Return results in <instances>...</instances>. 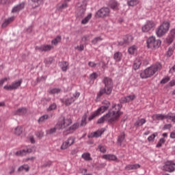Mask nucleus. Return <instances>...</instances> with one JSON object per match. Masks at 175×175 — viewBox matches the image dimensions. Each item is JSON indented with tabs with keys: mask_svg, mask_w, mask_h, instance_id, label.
<instances>
[{
	"mask_svg": "<svg viewBox=\"0 0 175 175\" xmlns=\"http://www.w3.org/2000/svg\"><path fill=\"white\" fill-rule=\"evenodd\" d=\"M103 84H105L104 88H101L100 91L97 93V99L100 98L103 95H111L113 92V88L114 87V83H113V79L109 77H105L103 80Z\"/></svg>",
	"mask_w": 175,
	"mask_h": 175,
	"instance_id": "obj_1",
	"label": "nucleus"
},
{
	"mask_svg": "<svg viewBox=\"0 0 175 175\" xmlns=\"http://www.w3.org/2000/svg\"><path fill=\"white\" fill-rule=\"evenodd\" d=\"M162 69V64L161 63H157L154 65L147 68L145 70L140 73V77L142 79H148L152 77L154 73H157L159 70Z\"/></svg>",
	"mask_w": 175,
	"mask_h": 175,
	"instance_id": "obj_2",
	"label": "nucleus"
},
{
	"mask_svg": "<svg viewBox=\"0 0 175 175\" xmlns=\"http://www.w3.org/2000/svg\"><path fill=\"white\" fill-rule=\"evenodd\" d=\"M79 96H80V92H76L73 94H72V93H69L63 98H60V102L66 106H70V105L76 102Z\"/></svg>",
	"mask_w": 175,
	"mask_h": 175,
	"instance_id": "obj_3",
	"label": "nucleus"
},
{
	"mask_svg": "<svg viewBox=\"0 0 175 175\" xmlns=\"http://www.w3.org/2000/svg\"><path fill=\"white\" fill-rule=\"evenodd\" d=\"M72 124V119L70 118V116H68L67 118H65L64 116H61L57 123L56 124V128L57 129H65V128H68L69 125Z\"/></svg>",
	"mask_w": 175,
	"mask_h": 175,
	"instance_id": "obj_4",
	"label": "nucleus"
},
{
	"mask_svg": "<svg viewBox=\"0 0 175 175\" xmlns=\"http://www.w3.org/2000/svg\"><path fill=\"white\" fill-rule=\"evenodd\" d=\"M122 107V105L121 104H113L112 105V111H109V114H112V118H115L116 122H118V120H120V117L122 116L123 113L121 112L120 110H121Z\"/></svg>",
	"mask_w": 175,
	"mask_h": 175,
	"instance_id": "obj_5",
	"label": "nucleus"
},
{
	"mask_svg": "<svg viewBox=\"0 0 175 175\" xmlns=\"http://www.w3.org/2000/svg\"><path fill=\"white\" fill-rule=\"evenodd\" d=\"M169 28H170V23L164 21L156 30V35L161 38L169 31Z\"/></svg>",
	"mask_w": 175,
	"mask_h": 175,
	"instance_id": "obj_6",
	"label": "nucleus"
},
{
	"mask_svg": "<svg viewBox=\"0 0 175 175\" xmlns=\"http://www.w3.org/2000/svg\"><path fill=\"white\" fill-rule=\"evenodd\" d=\"M148 49H159L162 41L161 40H156L154 36H150L147 40Z\"/></svg>",
	"mask_w": 175,
	"mask_h": 175,
	"instance_id": "obj_7",
	"label": "nucleus"
},
{
	"mask_svg": "<svg viewBox=\"0 0 175 175\" xmlns=\"http://www.w3.org/2000/svg\"><path fill=\"white\" fill-rule=\"evenodd\" d=\"M110 16V8L103 7L98 10L95 14L96 18H106Z\"/></svg>",
	"mask_w": 175,
	"mask_h": 175,
	"instance_id": "obj_8",
	"label": "nucleus"
},
{
	"mask_svg": "<svg viewBox=\"0 0 175 175\" xmlns=\"http://www.w3.org/2000/svg\"><path fill=\"white\" fill-rule=\"evenodd\" d=\"M113 114L107 113L106 115L98 120L97 124H103L105 121L109 124H116V118H112Z\"/></svg>",
	"mask_w": 175,
	"mask_h": 175,
	"instance_id": "obj_9",
	"label": "nucleus"
},
{
	"mask_svg": "<svg viewBox=\"0 0 175 175\" xmlns=\"http://www.w3.org/2000/svg\"><path fill=\"white\" fill-rule=\"evenodd\" d=\"M21 84H23V79L14 81L10 85H5L3 87V90H5V91H14L15 90H17L19 87H21Z\"/></svg>",
	"mask_w": 175,
	"mask_h": 175,
	"instance_id": "obj_10",
	"label": "nucleus"
},
{
	"mask_svg": "<svg viewBox=\"0 0 175 175\" xmlns=\"http://www.w3.org/2000/svg\"><path fill=\"white\" fill-rule=\"evenodd\" d=\"M156 25L157 24L154 21H147L145 25L142 26V31L146 33L147 32H150V31H152Z\"/></svg>",
	"mask_w": 175,
	"mask_h": 175,
	"instance_id": "obj_11",
	"label": "nucleus"
},
{
	"mask_svg": "<svg viewBox=\"0 0 175 175\" xmlns=\"http://www.w3.org/2000/svg\"><path fill=\"white\" fill-rule=\"evenodd\" d=\"M175 163L172 161H167L163 166V170L168 172L169 173H173L175 170Z\"/></svg>",
	"mask_w": 175,
	"mask_h": 175,
	"instance_id": "obj_12",
	"label": "nucleus"
},
{
	"mask_svg": "<svg viewBox=\"0 0 175 175\" xmlns=\"http://www.w3.org/2000/svg\"><path fill=\"white\" fill-rule=\"evenodd\" d=\"M75 144V139L73 137H70L68 139L63 142L62 145L61 146V150H66V148H69L70 146Z\"/></svg>",
	"mask_w": 175,
	"mask_h": 175,
	"instance_id": "obj_13",
	"label": "nucleus"
},
{
	"mask_svg": "<svg viewBox=\"0 0 175 175\" xmlns=\"http://www.w3.org/2000/svg\"><path fill=\"white\" fill-rule=\"evenodd\" d=\"M109 107H110V101L107 100H104L103 101V106H101L97 110L98 111H100L102 114L105 113V111H107V110L109 109Z\"/></svg>",
	"mask_w": 175,
	"mask_h": 175,
	"instance_id": "obj_14",
	"label": "nucleus"
},
{
	"mask_svg": "<svg viewBox=\"0 0 175 175\" xmlns=\"http://www.w3.org/2000/svg\"><path fill=\"white\" fill-rule=\"evenodd\" d=\"M133 42V36L131 35H126L123 38V42H118L119 46H124V44H129Z\"/></svg>",
	"mask_w": 175,
	"mask_h": 175,
	"instance_id": "obj_15",
	"label": "nucleus"
},
{
	"mask_svg": "<svg viewBox=\"0 0 175 175\" xmlns=\"http://www.w3.org/2000/svg\"><path fill=\"white\" fill-rule=\"evenodd\" d=\"M36 50L38 51H51V49H53V46L51 45H49V44H42L40 45V46H36Z\"/></svg>",
	"mask_w": 175,
	"mask_h": 175,
	"instance_id": "obj_16",
	"label": "nucleus"
},
{
	"mask_svg": "<svg viewBox=\"0 0 175 175\" xmlns=\"http://www.w3.org/2000/svg\"><path fill=\"white\" fill-rule=\"evenodd\" d=\"M84 5H81V8L79 9V12L77 13L78 17L83 18L84 17V14H85V10H87V1H84Z\"/></svg>",
	"mask_w": 175,
	"mask_h": 175,
	"instance_id": "obj_17",
	"label": "nucleus"
},
{
	"mask_svg": "<svg viewBox=\"0 0 175 175\" xmlns=\"http://www.w3.org/2000/svg\"><path fill=\"white\" fill-rule=\"evenodd\" d=\"M24 8H25V2H22L12 8V13H19Z\"/></svg>",
	"mask_w": 175,
	"mask_h": 175,
	"instance_id": "obj_18",
	"label": "nucleus"
},
{
	"mask_svg": "<svg viewBox=\"0 0 175 175\" xmlns=\"http://www.w3.org/2000/svg\"><path fill=\"white\" fill-rule=\"evenodd\" d=\"M136 99V96L131 95L127 96L126 97H122L120 98V103H128L132 100H135Z\"/></svg>",
	"mask_w": 175,
	"mask_h": 175,
	"instance_id": "obj_19",
	"label": "nucleus"
},
{
	"mask_svg": "<svg viewBox=\"0 0 175 175\" xmlns=\"http://www.w3.org/2000/svg\"><path fill=\"white\" fill-rule=\"evenodd\" d=\"M13 116H24L25 114H27V108H19L16 111H14L12 112Z\"/></svg>",
	"mask_w": 175,
	"mask_h": 175,
	"instance_id": "obj_20",
	"label": "nucleus"
},
{
	"mask_svg": "<svg viewBox=\"0 0 175 175\" xmlns=\"http://www.w3.org/2000/svg\"><path fill=\"white\" fill-rule=\"evenodd\" d=\"M32 152V149H23L22 150L17 151L15 153V155L16 157H24V155H27V154H31Z\"/></svg>",
	"mask_w": 175,
	"mask_h": 175,
	"instance_id": "obj_21",
	"label": "nucleus"
},
{
	"mask_svg": "<svg viewBox=\"0 0 175 175\" xmlns=\"http://www.w3.org/2000/svg\"><path fill=\"white\" fill-rule=\"evenodd\" d=\"M140 164H129L125 167L126 170H136L140 169Z\"/></svg>",
	"mask_w": 175,
	"mask_h": 175,
	"instance_id": "obj_22",
	"label": "nucleus"
},
{
	"mask_svg": "<svg viewBox=\"0 0 175 175\" xmlns=\"http://www.w3.org/2000/svg\"><path fill=\"white\" fill-rule=\"evenodd\" d=\"M13 21H14V16L5 19L4 22L1 25V28H6V27H8V25H9V24Z\"/></svg>",
	"mask_w": 175,
	"mask_h": 175,
	"instance_id": "obj_23",
	"label": "nucleus"
},
{
	"mask_svg": "<svg viewBox=\"0 0 175 175\" xmlns=\"http://www.w3.org/2000/svg\"><path fill=\"white\" fill-rule=\"evenodd\" d=\"M103 133V131H97L93 133H91L90 135H88V137L92 138V137H100V136H102Z\"/></svg>",
	"mask_w": 175,
	"mask_h": 175,
	"instance_id": "obj_24",
	"label": "nucleus"
},
{
	"mask_svg": "<svg viewBox=\"0 0 175 175\" xmlns=\"http://www.w3.org/2000/svg\"><path fill=\"white\" fill-rule=\"evenodd\" d=\"M113 59L116 61V62H120V61L122 59V53L120 51L115 53L113 55Z\"/></svg>",
	"mask_w": 175,
	"mask_h": 175,
	"instance_id": "obj_25",
	"label": "nucleus"
},
{
	"mask_svg": "<svg viewBox=\"0 0 175 175\" xmlns=\"http://www.w3.org/2000/svg\"><path fill=\"white\" fill-rule=\"evenodd\" d=\"M147 122V120L144 118L138 119L135 123L134 126H143L144 123Z\"/></svg>",
	"mask_w": 175,
	"mask_h": 175,
	"instance_id": "obj_26",
	"label": "nucleus"
},
{
	"mask_svg": "<svg viewBox=\"0 0 175 175\" xmlns=\"http://www.w3.org/2000/svg\"><path fill=\"white\" fill-rule=\"evenodd\" d=\"M109 6L113 10H118V3L114 0L109 1Z\"/></svg>",
	"mask_w": 175,
	"mask_h": 175,
	"instance_id": "obj_27",
	"label": "nucleus"
},
{
	"mask_svg": "<svg viewBox=\"0 0 175 175\" xmlns=\"http://www.w3.org/2000/svg\"><path fill=\"white\" fill-rule=\"evenodd\" d=\"M140 65H142V60L140 59H136L133 63V69L137 70L140 68Z\"/></svg>",
	"mask_w": 175,
	"mask_h": 175,
	"instance_id": "obj_28",
	"label": "nucleus"
},
{
	"mask_svg": "<svg viewBox=\"0 0 175 175\" xmlns=\"http://www.w3.org/2000/svg\"><path fill=\"white\" fill-rule=\"evenodd\" d=\"M103 158L109 161H117V156L114 154H105L103 155Z\"/></svg>",
	"mask_w": 175,
	"mask_h": 175,
	"instance_id": "obj_29",
	"label": "nucleus"
},
{
	"mask_svg": "<svg viewBox=\"0 0 175 175\" xmlns=\"http://www.w3.org/2000/svg\"><path fill=\"white\" fill-rule=\"evenodd\" d=\"M125 140V133L122 132L120 133V135L118 136V143L120 146H122V142Z\"/></svg>",
	"mask_w": 175,
	"mask_h": 175,
	"instance_id": "obj_30",
	"label": "nucleus"
},
{
	"mask_svg": "<svg viewBox=\"0 0 175 175\" xmlns=\"http://www.w3.org/2000/svg\"><path fill=\"white\" fill-rule=\"evenodd\" d=\"M166 120H170L172 122H174V124H175V113L169 112L166 115Z\"/></svg>",
	"mask_w": 175,
	"mask_h": 175,
	"instance_id": "obj_31",
	"label": "nucleus"
},
{
	"mask_svg": "<svg viewBox=\"0 0 175 175\" xmlns=\"http://www.w3.org/2000/svg\"><path fill=\"white\" fill-rule=\"evenodd\" d=\"M154 117L157 121H163V120H166V115L159 113L154 115Z\"/></svg>",
	"mask_w": 175,
	"mask_h": 175,
	"instance_id": "obj_32",
	"label": "nucleus"
},
{
	"mask_svg": "<svg viewBox=\"0 0 175 175\" xmlns=\"http://www.w3.org/2000/svg\"><path fill=\"white\" fill-rule=\"evenodd\" d=\"M79 126V123H75L72 126L68 128V131H69L70 133H73V132H75V131H76V129H77Z\"/></svg>",
	"mask_w": 175,
	"mask_h": 175,
	"instance_id": "obj_33",
	"label": "nucleus"
},
{
	"mask_svg": "<svg viewBox=\"0 0 175 175\" xmlns=\"http://www.w3.org/2000/svg\"><path fill=\"white\" fill-rule=\"evenodd\" d=\"M87 118H88L87 113H85L82 116V119H81V121L80 126H85V125H87Z\"/></svg>",
	"mask_w": 175,
	"mask_h": 175,
	"instance_id": "obj_34",
	"label": "nucleus"
},
{
	"mask_svg": "<svg viewBox=\"0 0 175 175\" xmlns=\"http://www.w3.org/2000/svg\"><path fill=\"white\" fill-rule=\"evenodd\" d=\"M100 114H102L100 111H98V109L94 111L89 118H88V120L89 121H92V120H94V118H95V117H98V116H100Z\"/></svg>",
	"mask_w": 175,
	"mask_h": 175,
	"instance_id": "obj_35",
	"label": "nucleus"
},
{
	"mask_svg": "<svg viewBox=\"0 0 175 175\" xmlns=\"http://www.w3.org/2000/svg\"><path fill=\"white\" fill-rule=\"evenodd\" d=\"M25 170V172H29V165L28 164H25L18 167V172H23Z\"/></svg>",
	"mask_w": 175,
	"mask_h": 175,
	"instance_id": "obj_36",
	"label": "nucleus"
},
{
	"mask_svg": "<svg viewBox=\"0 0 175 175\" xmlns=\"http://www.w3.org/2000/svg\"><path fill=\"white\" fill-rule=\"evenodd\" d=\"M92 18V14H89L85 18H83L81 21V24H87V23H88V21H90L91 20V18Z\"/></svg>",
	"mask_w": 175,
	"mask_h": 175,
	"instance_id": "obj_37",
	"label": "nucleus"
},
{
	"mask_svg": "<svg viewBox=\"0 0 175 175\" xmlns=\"http://www.w3.org/2000/svg\"><path fill=\"white\" fill-rule=\"evenodd\" d=\"M127 5L129 6H136V5H139V0H129L127 1Z\"/></svg>",
	"mask_w": 175,
	"mask_h": 175,
	"instance_id": "obj_38",
	"label": "nucleus"
},
{
	"mask_svg": "<svg viewBox=\"0 0 175 175\" xmlns=\"http://www.w3.org/2000/svg\"><path fill=\"white\" fill-rule=\"evenodd\" d=\"M68 66H69V63L68 62H62V70L63 72H66L68 70Z\"/></svg>",
	"mask_w": 175,
	"mask_h": 175,
	"instance_id": "obj_39",
	"label": "nucleus"
},
{
	"mask_svg": "<svg viewBox=\"0 0 175 175\" xmlns=\"http://www.w3.org/2000/svg\"><path fill=\"white\" fill-rule=\"evenodd\" d=\"M81 157L85 161H92L91 154L89 152L83 153Z\"/></svg>",
	"mask_w": 175,
	"mask_h": 175,
	"instance_id": "obj_40",
	"label": "nucleus"
},
{
	"mask_svg": "<svg viewBox=\"0 0 175 175\" xmlns=\"http://www.w3.org/2000/svg\"><path fill=\"white\" fill-rule=\"evenodd\" d=\"M62 37L61 36H57L54 40L51 41L52 44H54L55 46H57L58 43L61 42Z\"/></svg>",
	"mask_w": 175,
	"mask_h": 175,
	"instance_id": "obj_41",
	"label": "nucleus"
},
{
	"mask_svg": "<svg viewBox=\"0 0 175 175\" xmlns=\"http://www.w3.org/2000/svg\"><path fill=\"white\" fill-rule=\"evenodd\" d=\"M46 120H49V115H43L38 120V122L39 124H42V122H44Z\"/></svg>",
	"mask_w": 175,
	"mask_h": 175,
	"instance_id": "obj_42",
	"label": "nucleus"
},
{
	"mask_svg": "<svg viewBox=\"0 0 175 175\" xmlns=\"http://www.w3.org/2000/svg\"><path fill=\"white\" fill-rule=\"evenodd\" d=\"M165 142L166 139L165 138H161L156 146L157 148H161V147H162V144H165Z\"/></svg>",
	"mask_w": 175,
	"mask_h": 175,
	"instance_id": "obj_43",
	"label": "nucleus"
},
{
	"mask_svg": "<svg viewBox=\"0 0 175 175\" xmlns=\"http://www.w3.org/2000/svg\"><path fill=\"white\" fill-rule=\"evenodd\" d=\"M14 133H15V135L20 136V135H21L23 133V127L18 126V127L15 128Z\"/></svg>",
	"mask_w": 175,
	"mask_h": 175,
	"instance_id": "obj_44",
	"label": "nucleus"
},
{
	"mask_svg": "<svg viewBox=\"0 0 175 175\" xmlns=\"http://www.w3.org/2000/svg\"><path fill=\"white\" fill-rule=\"evenodd\" d=\"M44 1L46 0H31V2H33V3H36L37 5H36V8H38L40 6V5H43Z\"/></svg>",
	"mask_w": 175,
	"mask_h": 175,
	"instance_id": "obj_45",
	"label": "nucleus"
},
{
	"mask_svg": "<svg viewBox=\"0 0 175 175\" xmlns=\"http://www.w3.org/2000/svg\"><path fill=\"white\" fill-rule=\"evenodd\" d=\"M16 0H0L1 5H9V3H13Z\"/></svg>",
	"mask_w": 175,
	"mask_h": 175,
	"instance_id": "obj_46",
	"label": "nucleus"
},
{
	"mask_svg": "<svg viewBox=\"0 0 175 175\" xmlns=\"http://www.w3.org/2000/svg\"><path fill=\"white\" fill-rule=\"evenodd\" d=\"M53 165V162L51 161H46L43 165H41L42 169L44 167H50Z\"/></svg>",
	"mask_w": 175,
	"mask_h": 175,
	"instance_id": "obj_47",
	"label": "nucleus"
},
{
	"mask_svg": "<svg viewBox=\"0 0 175 175\" xmlns=\"http://www.w3.org/2000/svg\"><path fill=\"white\" fill-rule=\"evenodd\" d=\"M129 54L133 55L135 54V51H136V46L133 45L128 49Z\"/></svg>",
	"mask_w": 175,
	"mask_h": 175,
	"instance_id": "obj_48",
	"label": "nucleus"
},
{
	"mask_svg": "<svg viewBox=\"0 0 175 175\" xmlns=\"http://www.w3.org/2000/svg\"><path fill=\"white\" fill-rule=\"evenodd\" d=\"M57 126H55V127L46 131V133L47 135H53V133H55V132H57Z\"/></svg>",
	"mask_w": 175,
	"mask_h": 175,
	"instance_id": "obj_49",
	"label": "nucleus"
},
{
	"mask_svg": "<svg viewBox=\"0 0 175 175\" xmlns=\"http://www.w3.org/2000/svg\"><path fill=\"white\" fill-rule=\"evenodd\" d=\"M103 39L101 37H96L95 38H94L93 40H92V44H97L98 42L102 41Z\"/></svg>",
	"mask_w": 175,
	"mask_h": 175,
	"instance_id": "obj_50",
	"label": "nucleus"
},
{
	"mask_svg": "<svg viewBox=\"0 0 175 175\" xmlns=\"http://www.w3.org/2000/svg\"><path fill=\"white\" fill-rule=\"evenodd\" d=\"M157 136H158L157 133H153L152 135H150L148 137V142H154L155 137H157Z\"/></svg>",
	"mask_w": 175,
	"mask_h": 175,
	"instance_id": "obj_51",
	"label": "nucleus"
},
{
	"mask_svg": "<svg viewBox=\"0 0 175 175\" xmlns=\"http://www.w3.org/2000/svg\"><path fill=\"white\" fill-rule=\"evenodd\" d=\"M59 92H61V89H59V88H53L49 92V94H59Z\"/></svg>",
	"mask_w": 175,
	"mask_h": 175,
	"instance_id": "obj_52",
	"label": "nucleus"
},
{
	"mask_svg": "<svg viewBox=\"0 0 175 175\" xmlns=\"http://www.w3.org/2000/svg\"><path fill=\"white\" fill-rule=\"evenodd\" d=\"M168 81H170V77H166L160 81V84H166V83H168Z\"/></svg>",
	"mask_w": 175,
	"mask_h": 175,
	"instance_id": "obj_53",
	"label": "nucleus"
},
{
	"mask_svg": "<svg viewBox=\"0 0 175 175\" xmlns=\"http://www.w3.org/2000/svg\"><path fill=\"white\" fill-rule=\"evenodd\" d=\"M172 128H173V125H172V124H166L163 126V130L166 131V129H168L169 131H170Z\"/></svg>",
	"mask_w": 175,
	"mask_h": 175,
	"instance_id": "obj_54",
	"label": "nucleus"
},
{
	"mask_svg": "<svg viewBox=\"0 0 175 175\" xmlns=\"http://www.w3.org/2000/svg\"><path fill=\"white\" fill-rule=\"evenodd\" d=\"M55 109H57V104L53 103L48 108V111H52V110H55Z\"/></svg>",
	"mask_w": 175,
	"mask_h": 175,
	"instance_id": "obj_55",
	"label": "nucleus"
},
{
	"mask_svg": "<svg viewBox=\"0 0 175 175\" xmlns=\"http://www.w3.org/2000/svg\"><path fill=\"white\" fill-rule=\"evenodd\" d=\"M90 80H95L98 79V74H96V72H93L90 75Z\"/></svg>",
	"mask_w": 175,
	"mask_h": 175,
	"instance_id": "obj_56",
	"label": "nucleus"
},
{
	"mask_svg": "<svg viewBox=\"0 0 175 175\" xmlns=\"http://www.w3.org/2000/svg\"><path fill=\"white\" fill-rule=\"evenodd\" d=\"M98 149L100 152H103V154H105V152L107 151L106 146H103L102 145L98 146Z\"/></svg>",
	"mask_w": 175,
	"mask_h": 175,
	"instance_id": "obj_57",
	"label": "nucleus"
},
{
	"mask_svg": "<svg viewBox=\"0 0 175 175\" xmlns=\"http://www.w3.org/2000/svg\"><path fill=\"white\" fill-rule=\"evenodd\" d=\"M36 135L37 136V137H38V139H42L44 136V133L42 131H37L36 133Z\"/></svg>",
	"mask_w": 175,
	"mask_h": 175,
	"instance_id": "obj_58",
	"label": "nucleus"
},
{
	"mask_svg": "<svg viewBox=\"0 0 175 175\" xmlns=\"http://www.w3.org/2000/svg\"><path fill=\"white\" fill-rule=\"evenodd\" d=\"M173 40H174V38L172 36H169L168 38H167V43L171 44V43H173Z\"/></svg>",
	"mask_w": 175,
	"mask_h": 175,
	"instance_id": "obj_59",
	"label": "nucleus"
},
{
	"mask_svg": "<svg viewBox=\"0 0 175 175\" xmlns=\"http://www.w3.org/2000/svg\"><path fill=\"white\" fill-rule=\"evenodd\" d=\"M68 6L67 3H64L59 6V10H62L63 9H66V7Z\"/></svg>",
	"mask_w": 175,
	"mask_h": 175,
	"instance_id": "obj_60",
	"label": "nucleus"
},
{
	"mask_svg": "<svg viewBox=\"0 0 175 175\" xmlns=\"http://www.w3.org/2000/svg\"><path fill=\"white\" fill-rule=\"evenodd\" d=\"M173 53H174L173 48H170L167 52V54L168 57H172V55H173Z\"/></svg>",
	"mask_w": 175,
	"mask_h": 175,
	"instance_id": "obj_61",
	"label": "nucleus"
},
{
	"mask_svg": "<svg viewBox=\"0 0 175 175\" xmlns=\"http://www.w3.org/2000/svg\"><path fill=\"white\" fill-rule=\"evenodd\" d=\"M8 80H9V79H8L7 77H5V78L2 79L1 80H0V88H1V87H2L3 85V84L5 81H8Z\"/></svg>",
	"mask_w": 175,
	"mask_h": 175,
	"instance_id": "obj_62",
	"label": "nucleus"
},
{
	"mask_svg": "<svg viewBox=\"0 0 175 175\" xmlns=\"http://www.w3.org/2000/svg\"><path fill=\"white\" fill-rule=\"evenodd\" d=\"M75 49L77 50H78V51H83V50H84V45L81 44L80 46H77Z\"/></svg>",
	"mask_w": 175,
	"mask_h": 175,
	"instance_id": "obj_63",
	"label": "nucleus"
},
{
	"mask_svg": "<svg viewBox=\"0 0 175 175\" xmlns=\"http://www.w3.org/2000/svg\"><path fill=\"white\" fill-rule=\"evenodd\" d=\"M170 36H171L172 38H175V29H172L170 31Z\"/></svg>",
	"mask_w": 175,
	"mask_h": 175,
	"instance_id": "obj_64",
	"label": "nucleus"
}]
</instances>
